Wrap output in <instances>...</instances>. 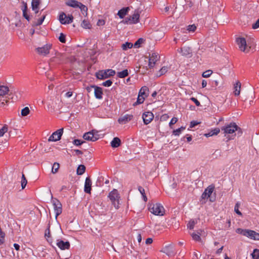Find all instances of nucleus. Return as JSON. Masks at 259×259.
<instances>
[{"label":"nucleus","mask_w":259,"mask_h":259,"mask_svg":"<svg viewBox=\"0 0 259 259\" xmlns=\"http://www.w3.org/2000/svg\"><path fill=\"white\" fill-rule=\"evenodd\" d=\"M221 130L224 132L225 136L226 135H231V137L229 140L233 139L232 137L236 135V132H237L238 136H240L242 133L241 128L235 122H231L225 125L221 128Z\"/></svg>","instance_id":"1"},{"label":"nucleus","mask_w":259,"mask_h":259,"mask_svg":"<svg viewBox=\"0 0 259 259\" xmlns=\"http://www.w3.org/2000/svg\"><path fill=\"white\" fill-rule=\"evenodd\" d=\"M236 41L240 50L245 53H248L252 46L251 44L248 41H247L244 37H238Z\"/></svg>","instance_id":"2"},{"label":"nucleus","mask_w":259,"mask_h":259,"mask_svg":"<svg viewBox=\"0 0 259 259\" xmlns=\"http://www.w3.org/2000/svg\"><path fill=\"white\" fill-rule=\"evenodd\" d=\"M140 12L138 10H135L133 14L121 21L122 23L127 25L136 24L140 22Z\"/></svg>","instance_id":"3"},{"label":"nucleus","mask_w":259,"mask_h":259,"mask_svg":"<svg viewBox=\"0 0 259 259\" xmlns=\"http://www.w3.org/2000/svg\"><path fill=\"white\" fill-rule=\"evenodd\" d=\"M67 57L65 53H57L54 57L50 59V63L52 65L61 64L66 62Z\"/></svg>","instance_id":"4"},{"label":"nucleus","mask_w":259,"mask_h":259,"mask_svg":"<svg viewBox=\"0 0 259 259\" xmlns=\"http://www.w3.org/2000/svg\"><path fill=\"white\" fill-rule=\"evenodd\" d=\"M149 210L152 213L156 215L162 216L165 212L163 206L160 203L151 204Z\"/></svg>","instance_id":"5"},{"label":"nucleus","mask_w":259,"mask_h":259,"mask_svg":"<svg viewBox=\"0 0 259 259\" xmlns=\"http://www.w3.org/2000/svg\"><path fill=\"white\" fill-rule=\"evenodd\" d=\"M148 59L149 62L148 67H146V70H147L148 68L151 69L154 67L156 62L159 60L160 56L158 53L153 52L149 54Z\"/></svg>","instance_id":"6"},{"label":"nucleus","mask_w":259,"mask_h":259,"mask_svg":"<svg viewBox=\"0 0 259 259\" xmlns=\"http://www.w3.org/2000/svg\"><path fill=\"white\" fill-rule=\"evenodd\" d=\"M115 71L112 69L101 70L96 73V77L99 79H104L115 74Z\"/></svg>","instance_id":"7"},{"label":"nucleus","mask_w":259,"mask_h":259,"mask_svg":"<svg viewBox=\"0 0 259 259\" xmlns=\"http://www.w3.org/2000/svg\"><path fill=\"white\" fill-rule=\"evenodd\" d=\"M9 91V88L5 85H0V106H3L7 102L6 95Z\"/></svg>","instance_id":"8"},{"label":"nucleus","mask_w":259,"mask_h":259,"mask_svg":"<svg viewBox=\"0 0 259 259\" xmlns=\"http://www.w3.org/2000/svg\"><path fill=\"white\" fill-rule=\"evenodd\" d=\"M108 197L112 204L114 205L116 208H118V206H116V202H117L118 203L119 199L120 198L118 191L116 189H113L109 193Z\"/></svg>","instance_id":"9"},{"label":"nucleus","mask_w":259,"mask_h":259,"mask_svg":"<svg viewBox=\"0 0 259 259\" xmlns=\"http://www.w3.org/2000/svg\"><path fill=\"white\" fill-rule=\"evenodd\" d=\"M52 45L50 44H47L41 47H39L36 49L37 52L38 54L42 56H46L50 53V50L51 49Z\"/></svg>","instance_id":"10"},{"label":"nucleus","mask_w":259,"mask_h":259,"mask_svg":"<svg viewBox=\"0 0 259 259\" xmlns=\"http://www.w3.org/2000/svg\"><path fill=\"white\" fill-rule=\"evenodd\" d=\"M63 133V128H60L54 132L49 138V141L56 142L61 139V137Z\"/></svg>","instance_id":"11"},{"label":"nucleus","mask_w":259,"mask_h":259,"mask_svg":"<svg viewBox=\"0 0 259 259\" xmlns=\"http://www.w3.org/2000/svg\"><path fill=\"white\" fill-rule=\"evenodd\" d=\"M73 19L72 15L67 16L64 13H62L59 16V21L62 24H70L72 22Z\"/></svg>","instance_id":"12"},{"label":"nucleus","mask_w":259,"mask_h":259,"mask_svg":"<svg viewBox=\"0 0 259 259\" xmlns=\"http://www.w3.org/2000/svg\"><path fill=\"white\" fill-rule=\"evenodd\" d=\"M53 204L55 213V217L56 218H57L58 216H59L62 213V204L57 199H54L53 200Z\"/></svg>","instance_id":"13"},{"label":"nucleus","mask_w":259,"mask_h":259,"mask_svg":"<svg viewBox=\"0 0 259 259\" xmlns=\"http://www.w3.org/2000/svg\"><path fill=\"white\" fill-rule=\"evenodd\" d=\"M142 118L144 123L145 124H148L153 119L154 115L151 112H145L143 114Z\"/></svg>","instance_id":"14"},{"label":"nucleus","mask_w":259,"mask_h":259,"mask_svg":"<svg viewBox=\"0 0 259 259\" xmlns=\"http://www.w3.org/2000/svg\"><path fill=\"white\" fill-rule=\"evenodd\" d=\"M160 251L165 253L168 256H173L176 254L174 247L170 245L165 246Z\"/></svg>","instance_id":"15"},{"label":"nucleus","mask_w":259,"mask_h":259,"mask_svg":"<svg viewBox=\"0 0 259 259\" xmlns=\"http://www.w3.org/2000/svg\"><path fill=\"white\" fill-rule=\"evenodd\" d=\"M133 118L132 114H125L120 117L118 119L119 124H124L130 121Z\"/></svg>","instance_id":"16"},{"label":"nucleus","mask_w":259,"mask_h":259,"mask_svg":"<svg viewBox=\"0 0 259 259\" xmlns=\"http://www.w3.org/2000/svg\"><path fill=\"white\" fill-rule=\"evenodd\" d=\"M83 138L85 140L93 142L97 141L98 139L97 136L94 134L93 131L85 133L83 136Z\"/></svg>","instance_id":"17"},{"label":"nucleus","mask_w":259,"mask_h":259,"mask_svg":"<svg viewBox=\"0 0 259 259\" xmlns=\"http://www.w3.org/2000/svg\"><path fill=\"white\" fill-rule=\"evenodd\" d=\"M246 233L247 234H245V236L249 237L251 239L259 240V233L250 230H248Z\"/></svg>","instance_id":"18"},{"label":"nucleus","mask_w":259,"mask_h":259,"mask_svg":"<svg viewBox=\"0 0 259 259\" xmlns=\"http://www.w3.org/2000/svg\"><path fill=\"white\" fill-rule=\"evenodd\" d=\"M57 245L61 250L68 249L70 248V243L68 241L64 242L62 240H57Z\"/></svg>","instance_id":"19"},{"label":"nucleus","mask_w":259,"mask_h":259,"mask_svg":"<svg viewBox=\"0 0 259 259\" xmlns=\"http://www.w3.org/2000/svg\"><path fill=\"white\" fill-rule=\"evenodd\" d=\"M94 88V95L95 97L99 100H101L103 98V91L102 89L100 87L93 85L92 87Z\"/></svg>","instance_id":"20"},{"label":"nucleus","mask_w":259,"mask_h":259,"mask_svg":"<svg viewBox=\"0 0 259 259\" xmlns=\"http://www.w3.org/2000/svg\"><path fill=\"white\" fill-rule=\"evenodd\" d=\"M92 181L89 177L85 179L84 191L87 193H90L91 190Z\"/></svg>","instance_id":"21"},{"label":"nucleus","mask_w":259,"mask_h":259,"mask_svg":"<svg viewBox=\"0 0 259 259\" xmlns=\"http://www.w3.org/2000/svg\"><path fill=\"white\" fill-rule=\"evenodd\" d=\"M40 4V0H32L31 7L33 11H34L35 14H37L39 11V6Z\"/></svg>","instance_id":"22"},{"label":"nucleus","mask_w":259,"mask_h":259,"mask_svg":"<svg viewBox=\"0 0 259 259\" xmlns=\"http://www.w3.org/2000/svg\"><path fill=\"white\" fill-rule=\"evenodd\" d=\"M129 11V7L123 8L118 11L117 15H118L120 18L122 19L125 17V16H126L127 14Z\"/></svg>","instance_id":"23"},{"label":"nucleus","mask_w":259,"mask_h":259,"mask_svg":"<svg viewBox=\"0 0 259 259\" xmlns=\"http://www.w3.org/2000/svg\"><path fill=\"white\" fill-rule=\"evenodd\" d=\"M220 132L219 128H214L211 130L208 133L204 134V136L207 138L211 137L214 135H217Z\"/></svg>","instance_id":"24"},{"label":"nucleus","mask_w":259,"mask_h":259,"mask_svg":"<svg viewBox=\"0 0 259 259\" xmlns=\"http://www.w3.org/2000/svg\"><path fill=\"white\" fill-rule=\"evenodd\" d=\"M178 51L182 54L183 56L189 57L191 54V50L188 47H184L180 49Z\"/></svg>","instance_id":"25"},{"label":"nucleus","mask_w":259,"mask_h":259,"mask_svg":"<svg viewBox=\"0 0 259 259\" xmlns=\"http://www.w3.org/2000/svg\"><path fill=\"white\" fill-rule=\"evenodd\" d=\"M241 83L240 81H237L234 85V93L235 96H239L240 94L241 90Z\"/></svg>","instance_id":"26"},{"label":"nucleus","mask_w":259,"mask_h":259,"mask_svg":"<svg viewBox=\"0 0 259 259\" xmlns=\"http://www.w3.org/2000/svg\"><path fill=\"white\" fill-rule=\"evenodd\" d=\"M121 144V141L119 138L115 137L111 142V146L112 148L118 147Z\"/></svg>","instance_id":"27"},{"label":"nucleus","mask_w":259,"mask_h":259,"mask_svg":"<svg viewBox=\"0 0 259 259\" xmlns=\"http://www.w3.org/2000/svg\"><path fill=\"white\" fill-rule=\"evenodd\" d=\"M148 92H149V89L147 87H146V86L142 87L141 88V89L139 92V95H140V96H143L144 97L146 98L148 95Z\"/></svg>","instance_id":"28"},{"label":"nucleus","mask_w":259,"mask_h":259,"mask_svg":"<svg viewBox=\"0 0 259 259\" xmlns=\"http://www.w3.org/2000/svg\"><path fill=\"white\" fill-rule=\"evenodd\" d=\"M80 3L75 0H68L66 2V5L72 8H78Z\"/></svg>","instance_id":"29"},{"label":"nucleus","mask_w":259,"mask_h":259,"mask_svg":"<svg viewBox=\"0 0 259 259\" xmlns=\"http://www.w3.org/2000/svg\"><path fill=\"white\" fill-rule=\"evenodd\" d=\"M169 68L167 66L162 67L157 73L156 76L159 77L165 74L168 70Z\"/></svg>","instance_id":"30"},{"label":"nucleus","mask_w":259,"mask_h":259,"mask_svg":"<svg viewBox=\"0 0 259 259\" xmlns=\"http://www.w3.org/2000/svg\"><path fill=\"white\" fill-rule=\"evenodd\" d=\"M128 75V71L127 69H124L121 71L118 72L117 76L118 77L122 78Z\"/></svg>","instance_id":"31"},{"label":"nucleus","mask_w":259,"mask_h":259,"mask_svg":"<svg viewBox=\"0 0 259 259\" xmlns=\"http://www.w3.org/2000/svg\"><path fill=\"white\" fill-rule=\"evenodd\" d=\"M85 170V166L84 165H79L76 170V173L78 175H83Z\"/></svg>","instance_id":"32"},{"label":"nucleus","mask_w":259,"mask_h":259,"mask_svg":"<svg viewBox=\"0 0 259 259\" xmlns=\"http://www.w3.org/2000/svg\"><path fill=\"white\" fill-rule=\"evenodd\" d=\"M214 190V186L212 185H209L208 187H207L204 191L206 192V194L208 195L209 197L210 196L213 191Z\"/></svg>","instance_id":"33"},{"label":"nucleus","mask_w":259,"mask_h":259,"mask_svg":"<svg viewBox=\"0 0 259 259\" xmlns=\"http://www.w3.org/2000/svg\"><path fill=\"white\" fill-rule=\"evenodd\" d=\"M78 8L80 9V11L82 12L83 15H87L88 8L85 5H83L81 3L78 5Z\"/></svg>","instance_id":"34"},{"label":"nucleus","mask_w":259,"mask_h":259,"mask_svg":"<svg viewBox=\"0 0 259 259\" xmlns=\"http://www.w3.org/2000/svg\"><path fill=\"white\" fill-rule=\"evenodd\" d=\"M138 190H139V192H140V193L141 194V195H142V197H143L144 201L145 202L147 201V198L146 196L144 189L142 187L139 186L138 187Z\"/></svg>","instance_id":"35"},{"label":"nucleus","mask_w":259,"mask_h":259,"mask_svg":"<svg viewBox=\"0 0 259 259\" xmlns=\"http://www.w3.org/2000/svg\"><path fill=\"white\" fill-rule=\"evenodd\" d=\"M133 45L131 42H126L124 44H123L121 46V48L123 50H126L128 49H131L133 47Z\"/></svg>","instance_id":"36"},{"label":"nucleus","mask_w":259,"mask_h":259,"mask_svg":"<svg viewBox=\"0 0 259 259\" xmlns=\"http://www.w3.org/2000/svg\"><path fill=\"white\" fill-rule=\"evenodd\" d=\"M185 129V127L184 126H181V127L174 130L172 132V134L174 135L178 136L180 135V134L181 133V132L184 131Z\"/></svg>","instance_id":"37"},{"label":"nucleus","mask_w":259,"mask_h":259,"mask_svg":"<svg viewBox=\"0 0 259 259\" xmlns=\"http://www.w3.org/2000/svg\"><path fill=\"white\" fill-rule=\"evenodd\" d=\"M145 98H146V97H144L143 96L138 95V97L137 98V100L136 102H135L134 104V105L135 106L138 104H140L143 103L144 102Z\"/></svg>","instance_id":"38"},{"label":"nucleus","mask_w":259,"mask_h":259,"mask_svg":"<svg viewBox=\"0 0 259 259\" xmlns=\"http://www.w3.org/2000/svg\"><path fill=\"white\" fill-rule=\"evenodd\" d=\"M8 126L7 124H5L1 128H0V137H2L4 135L8 132Z\"/></svg>","instance_id":"39"},{"label":"nucleus","mask_w":259,"mask_h":259,"mask_svg":"<svg viewBox=\"0 0 259 259\" xmlns=\"http://www.w3.org/2000/svg\"><path fill=\"white\" fill-rule=\"evenodd\" d=\"M193 239L196 241H200L201 240L200 233H198L197 234L193 233L191 234Z\"/></svg>","instance_id":"40"},{"label":"nucleus","mask_w":259,"mask_h":259,"mask_svg":"<svg viewBox=\"0 0 259 259\" xmlns=\"http://www.w3.org/2000/svg\"><path fill=\"white\" fill-rule=\"evenodd\" d=\"M59 164L57 162H55L52 166V172L53 174H56L57 172L58 169L59 168Z\"/></svg>","instance_id":"41"},{"label":"nucleus","mask_w":259,"mask_h":259,"mask_svg":"<svg viewBox=\"0 0 259 259\" xmlns=\"http://www.w3.org/2000/svg\"><path fill=\"white\" fill-rule=\"evenodd\" d=\"M240 203L239 202H237L235 205L234 207V211L235 212L238 214L239 215L242 216V214L241 211L239 210V207H240Z\"/></svg>","instance_id":"42"},{"label":"nucleus","mask_w":259,"mask_h":259,"mask_svg":"<svg viewBox=\"0 0 259 259\" xmlns=\"http://www.w3.org/2000/svg\"><path fill=\"white\" fill-rule=\"evenodd\" d=\"M30 112V110L28 107H26L21 110V115L23 116H27Z\"/></svg>","instance_id":"43"},{"label":"nucleus","mask_w":259,"mask_h":259,"mask_svg":"<svg viewBox=\"0 0 259 259\" xmlns=\"http://www.w3.org/2000/svg\"><path fill=\"white\" fill-rule=\"evenodd\" d=\"M81 25L83 28L85 29L90 28L91 27V24L89 22L85 20L82 21Z\"/></svg>","instance_id":"44"},{"label":"nucleus","mask_w":259,"mask_h":259,"mask_svg":"<svg viewBox=\"0 0 259 259\" xmlns=\"http://www.w3.org/2000/svg\"><path fill=\"white\" fill-rule=\"evenodd\" d=\"M252 257L253 259L259 258V249H255L252 253L251 254Z\"/></svg>","instance_id":"45"},{"label":"nucleus","mask_w":259,"mask_h":259,"mask_svg":"<svg viewBox=\"0 0 259 259\" xmlns=\"http://www.w3.org/2000/svg\"><path fill=\"white\" fill-rule=\"evenodd\" d=\"M27 183V180L26 179L24 175H22V180H21V187L22 189H23L26 187V185Z\"/></svg>","instance_id":"46"},{"label":"nucleus","mask_w":259,"mask_h":259,"mask_svg":"<svg viewBox=\"0 0 259 259\" xmlns=\"http://www.w3.org/2000/svg\"><path fill=\"white\" fill-rule=\"evenodd\" d=\"M23 15L24 17L28 21L29 20V17L27 14V5L25 4L24 8L23 9Z\"/></svg>","instance_id":"47"},{"label":"nucleus","mask_w":259,"mask_h":259,"mask_svg":"<svg viewBox=\"0 0 259 259\" xmlns=\"http://www.w3.org/2000/svg\"><path fill=\"white\" fill-rule=\"evenodd\" d=\"M195 224L196 223L194 220H191L187 224V228L191 230L193 229Z\"/></svg>","instance_id":"48"},{"label":"nucleus","mask_w":259,"mask_h":259,"mask_svg":"<svg viewBox=\"0 0 259 259\" xmlns=\"http://www.w3.org/2000/svg\"><path fill=\"white\" fill-rule=\"evenodd\" d=\"M212 73V71L211 70H208L203 72L202 76L203 77L207 78L209 77Z\"/></svg>","instance_id":"49"},{"label":"nucleus","mask_w":259,"mask_h":259,"mask_svg":"<svg viewBox=\"0 0 259 259\" xmlns=\"http://www.w3.org/2000/svg\"><path fill=\"white\" fill-rule=\"evenodd\" d=\"M248 230L245 229H242L240 228H238L236 229V233L240 234H242L243 235L245 236V234H246V232H247Z\"/></svg>","instance_id":"50"},{"label":"nucleus","mask_w":259,"mask_h":259,"mask_svg":"<svg viewBox=\"0 0 259 259\" xmlns=\"http://www.w3.org/2000/svg\"><path fill=\"white\" fill-rule=\"evenodd\" d=\"M112 81L111 80H107L102 83V85L104 87H109L112 84Z\"/></svg>","instance_id":"51"},{"label":"nucleus","mask_w":259,"mask_h":259,"mask_svg":"<svg viewBox=\"0 0 259 259\" xmlns=\"http://www.w3.org/2000/svg\"><path fill=\"white\" fill-rule=\"evenodd\" d=\"M59 40L60 42L62 43H65L66 41L65 35L62 33H60V36L59 37Z\"/></svg>","instance_id":"52"},{"label":"nucleus","mask_w":259,"mask_h":259,"mask_svg":"<svg viewBox=\"0 0 259 259\" xmlns=\"http://www.w3.org/2000/svg\"><path fill=\"white\" fill-rule=\"evenodd\" d=\"M84 143L83 141L78 139H75L73 141V143L76 146H80Z\"/></svg>","instance_id":"53"},{"label":"nucleus","mask_w":259,"mask_h":259,"mask_svg":"<svg viewBox=\"0 0 259 259\" xmlns=\"http://www.w3.org/2000/svg\"><path fill=\"white\" fill-rule=\"evenodd\" d=\"M178 121V118L177 117H173L169 123V126L172 128L171 126L175 124Z\"/></svg>","instance_id":"54"},{"label":"nucleus","mask_w":259,"mask_h":259,"mask_svg":"<svg viewBox=\"0 0 259 259\" xmlns=\"http://www.w3.org/2000/svg\"><path fill=\"white\" fill-rule=\"evenodd\" d=\"M200 123V122H198V121H195V120L192 121L190 124V127L193 128V127H195V126L199 124Z\"/></svg>","instance_id":"55"},{"label":"nucleus","mask_w":259,"mask_h":259,"mask_svg":"<svg viewBox=\"0 0 259 259\" xmlns=\"http://www.w3.org/2000/svg\"><path fill=\"white\" fill-rule=\"evenodd\" d=\"M45 17H46V15H43L40 19H39L37 20V22L36 23V25H40L42 23L43 21H44Z\"/></svg>","instance_id":"56"},{"label":"nucleus","mask_w":259,"mask_h":259,"mask_svg":"<svg viewBox=\"0 0 259 259\" xmlns=\"http://www.w3.org/2000/svg\"><path fill=\"white\" fill-rule=\"evenodd\" d=\"M50 226H48V228L45 231V236L46 237L49 238L50 237Z\"/></svg>","instance_id":"57"},{"label":"nucleus","mask_w":259,"mask_h":259,"mask_svg":"<svg viewBox=\"0 0 259 259\" xmlns=\"http://www.w3.org/2000/svg\"><path fill=\"white\" fill-rule=\"evenodd\" d=\"M196 29V27L194 25H189L187 28V30L189 31L194 32Z\"/></svg>","instance_id":"58"},{"label":"nucleus","mask_w":259,"mask_h":259,"mask_svg":"<svg viewBox=\"0 0 259 259\" xmlns=\"http://www.w3.org/2000/svg\"><path fill=\"white\" fill-rule=\"evenodd\" d=\"M190 100H192L193 102H194V103L195 104V105L197 106H200V103L195 98L192 97V98H190Z\"/></svg>","instance_id":"59"},{"label":"nucleus","mask_w":259,"mask_h":259,"mask_svg":"<svg viewBox=\"0 0 259 259\" xmlns=\"http://www.w3.org/2000/svg\"><path fill=\"white\" fill-rule=\"evenodd\" d=\"M105 21L104 20L100 19L98 21V22L97 23V25L99 26H103L104 25H105Z\"/></svg>","instance_id":"60"},{"label":"nucleus","mask_w":259,"mask_h":259,"mask_svg":"<svg viewBox=\"0 0 259 259\" xmlns=\"http://www.w3.org/2000/svg\"><path fill=\"white\" fill-rule=\"evenodd\" d=\"M259 27V18L257 19V20L252 24V28L253 29H257Z\"/></svg>","instance_id":"61"},{"label":"nucleus","mask_w":259,"mask_h":259,"mask_svg":"<svg viewBox=\"0 0 259 259\" xmlns=\"http://www.w3.org/2000/svg\"><path fill=\"white\" fill-rule=\"evenodd\" d=\"M209 197L208 196V195H207L206 194V192H205V191H204V192L202 193V194L201 195L202 199H207Z\"/></svg>","instance_id":"62"},{"label":"nucleus","mask_w":259,"mask_h":259,"mask_svg":"<svg viewBox=\"0 0 259 259\" xmlns=\"http://www.w3.org/2000/svg\"><path fill=\"white\" fill-rule=\"evenodd\" d=\"M72 96V92H68L65 93V97L66 98H70Z\"/></svg>","instance_id":"63"},{"label":"nucleus","mask_w":259,"mask_h":259,"mask_svg":"<svg viewBox=\"0 0 259 259\" xmlns=\"http://www.w3.org/2000/svg\"><path fill=\"white\" fill-rule=\"evenodd\" d=\"M153 242V240L152 238H148L146 240V244H151Z\"/></svg>","instance_id":"64"}]
</instances>
